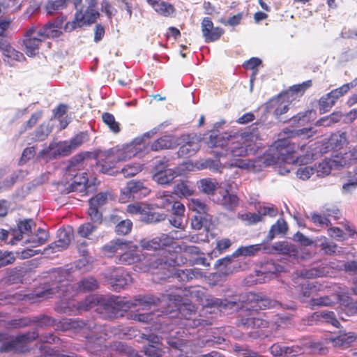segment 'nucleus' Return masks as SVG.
<instances>
[{
	"label": "nucleus",
	"instance_id": "864d4df0",
	"mask_svg": "<svg viewBox=\"0 0 357 357\" xmlns=\"http://www.w3.org/2000/svg\"><path fill=\"white\" fill-rule=\"evenodd\" d=\"M143 165L139 163L126 165L121 169V173L126 177L134 176L142 170Z\"/></svg>",
	"mask_w": 357,
	"mask_h": 357
},
{
	"label": "nucleus",
	"instance_id": "a19ab883",
	"mask_svg": "<svg viewBox=\"0 0 357 357\" xmlns=\"http://www.w3.org/2000/svg\"><path fill=\"white\" fill-rule=\"evenodd\" d=\"M218 202L226 208L232 210L238 204V198L236 195L229 194L226 191Z\"/></svg>",
	"mask_w": 357,
	"mask_h": 357
},
{
	"label": "nucleus",
	"instance_id": "f8f14e48",
	"mask_svg": "<svg viewBox=\"0 0 357 357\" xmlns=\"http://www.w3.org/2000/svg\"><path fill=\"white\" fill-rule=\"evenodd\" d=\"M38 334L36 331L26 333L15 337V339L3 343L0 347V352H9L13 350L23 351V347L28 342L37 339Z\"/></svg>",
	"mask_w": 357,
	"mask_h": 357
},
{
	"label": "nucleus",
	"instance_id": "72a5a7b5",
	"mask_svg": "<svg viewBox=\"0 0 357 357\" xmlns=\"http://www.w3.org/2000/svg\"><path fill=\"white\" fill-rule=\"evenodd\" d=\"M197 185L199 190L202 192L207 195H211L213 194L216 190L218 183L215 180L207 178L198 181Z\"/></svg>",
	"mask_w": 357,
	"mask_h": 357
},
{
	"label": "nucleus",
	"instance_id": "09e8293b",
	"mask_svg": "<svg viewBox=\"0 0 357 357\" xmlns=\"http://www.w3.org/2000/svg\"><path fill=\"white\" fill-rule=\"evenodd\" d=\"M17 176L14 174L6 175L4 172H0V191L10 188L15 182Z\"/></svg>",
	"mask_w": 357,
	"mask_h": 357
},
{
	"label": "nucleus",
	"instance_id": "f704fd0d",
	"mask_svg": "<svg viewBox=\"0 0 357 357\" xmlns=\"http://www.w3.org/2000/svg\"><path fill=\"white\" fill-rule=\"evenodd\" d=\"M357 84L356 80H353L350 83L346 84L340 86V88H337L331 92L326 94L332 100H334V102H336V100L344 95L347 91L351 89L356 86Z\"/></svg>",
	"mask_w": 357,
	"mask_h": 357
},
{
	"label": "nucleus",
	"instance_id": "680f3d73",
	"mask_svg": "<svg viewBox=\"0 0 357 357\" xmlns=\"http://www.w3.org/2000/svg\"><path fill=\"white\" fill-rule=\"evenodd\" d=\"M185 319L187 320V323L185 324V326H189V327H192V328L198 327L200 326H209L213 324V322L210 320H205V319H203L201 318H199V319L193 318L191 319V317H186Z\"/></svg>",
	"mask_w": 357,
	"mask_h": 357
},
{
	"label": "nucleus",
	"instance_id": "473e14b6",
	"mask_svg": "<svg viewBox=\"0 0 357 357\" xmlns=\"http://www.w3.org/2000/svg\"><path fill=\"white\" fill-rule=\"evenodd\" d=\"M127 212L130 215H140L143 218L150 213L149 206L144 202H135L128 205Z\"/></svg>",
	"mask_w": 357,
	"mask_h": 357
},
{
	"label": "nucleus",
	"instance_id": "39448f33",
	"mask_svg": "<svg viewBox=\"0 0 357 357\" xmlns=\"http://www.w3.org/2000/svg\"><path fill=\"white\" fill-rule=\"evenodd\" d=\"M126 248H123L119 255V262L123 264H131L141 261L143 257V261L139 266H136V271H149L155 268H163L166 266V261L163 262L162 259H158L155 255L150 257L141 255L138 248L131 243H124Z\"/></svg>",
	"mask_w": 357,
	"mask_h": 357
},
{
	"label": "nucleus",
	"instance_id": "412c9836",
	"mask_svg": "<svg viewBox=\"0 0 357 357\" xmlns=\"http://www.w3.org/2000/svg\"><path fill=\"white\" fill-rule=\"evenodd\" d=\"M119 347L123 351L128 353L130 356L133 355V357H162L163 354L162 349L153 344H149L145 347L142 354L135 353V351L130 347L122 343H119Z\"/></svg>",
	"mask_w": 357,
	"mask_h": 357
},
{
	"label": "nucleus",
	"instance_id": "6e6d98bb",
	"mask_svg": "<svg viewBox=\"0 0 357 357\" xmlns=\"http://www.w3.org/2000/svg\"><path fill=\"white\" fill-rule=\"evenodd\" d=\"M238 217L247 225H254L262 220V218L259 214V213H246L243 214H239Z\"/></svg>",
	"mask_w": 357,
	"mask_h": 357
},
{
	"label": "nucleus",
	"instance_id": "5701e85b",
	"mask_svg": "<svg viewBox=\"0 0 357 357\" xmlns=\"http://www.w3.org/2000/svg\"><path fill=\"white\" fill-rule=\"evenodd\" d=\"M59 239L52 243L49 249H52L53 252H59L66 249L71 242L73 234L71 229H65L59 230L58 232Z\"/></svg>",
	"mask_w": 357,
	"mask_h": 357
},
{
	"label": "nucleus",
	"instance_id": "603ef678",
	"mask_svg": "<svg viewBox=\"0 0 357 357\" xmlns=\"http://www.w3.org/2000/svg\"><path fill=\"white\" fill-rule=\"evenodd\" d=\"M333 169V165L331 164L329 160H324L320 162L315 169V173L319 177H324L328 175Z\"/></svg>",
	"mask_w": 357,
	"mask_h": 357
},
{
	"label": "nucleus",
	"instance_id": "7ed1b4c3",
	"mask_svg": "<svg viewBox=\"0 0 357 357\" xmlns=\"http://www.w3.org/2000/svg\"><path fill=\"white\" fill-rule=\"evenodd\" d=\"M156 133L153 130L144 134L143 137L136 138L131 143L116 146L110 149L101 151L97 153V165L102 173H109L117 162H125L139 154L144 148V137L149 138Z\"/></svg>",
	"mask_w": 357,
	"mask_h": 357
},
{
	"label": "nucleus",
	"instance_id": "4be33fe9",
	"mask_svg": "<svg viewBox=\"0 0 357 357\" xmlns=\"http://www.w3.org/2000/svg\"><path fill=\"white\" fill-rule=\"evenodd\" d=\"M206 305L219 310H236L244 307L242 303H237L236 301H228L227 299L222 300L213 297L207 299Z\"/></svg>",
	"mask_w": 357,
	"mask_h": 357
},
{
	"label": "nucleus",
	"instance_id": "5fc2aeb1",
	"mask_svg": "<svg viewBox=\"0 0 357 357\" xmlns=\"http://www.w3.org/2000/svg\"><path fill=\"white\" fill-rule=\"evenodd\" d=\"M349 154L346 153L344 155H336L329 160L333 168H339L349 164Z\"/></svg>",
	"mask_w": 357,
	"mask_h": 357
},
{
	"label": "nucleus",
	"instance_id": "0e129e2a",
	"mask_svg": "<svg viewBox=\"0 0 357 357\" xmlns=\"http://www.w3.org/2000/svg\"><path fill=\"white\" fill-rule=\"evenodd\" d=\"M312 221L316 225L322 227L328 226L330 223L329 220L326 217L325 213L324 214H319L314 213L312 214Z\"/></svg>",
	"mask_w": 357,
	"mask_h": 357
},
{
	"label": "nucleus",
	"instance_id": "c756f323",
	"mask_svg": "<svg viewBox=\"0 0 357 357\" xmlns=\"http://www.w3.org/2000/svg\"><path fill=\"white\" fill-rule=\"evenodd\" d=\"M31 320L29 317H22L10 321L0 320V326L7 330L16 329L19 328L26 327L31 324Z\"/></svg>",
	"mask_w": 357,
	"mask_h": 357
},
{
	"label": "nucleus",
	"instance_id": "c9c22d12",
	"mask_svg": "<svg viewBox=\"0 0 357 357\" xmlns=\"http://www.w3.org/2000/svg\"><path fill=\"white\" fill-rule=\"evenodd\" d=\"M287 224L283 219L278 220L276 223L271 227L267 236L268 240L271 241L275 236L285 234L287 231Z\"/></svg>",
	"mask_w": 357,
	"mask_h": 357
},
{
	"label": "nucleus",
	"instance_id": "a211bd4d",
	"mask_svg": "<svg viewBox=\"0 0 357 357\" xmlns=\"http://www.w3.org/2000/svg\"><path fill=\"white\" fill-rule=\"evenodd\" d=\"M202 32L206 43L218 40L223 34V29L220 27H214L212 21L205 17L202 22Z\"/></svg>",
	"mask_w": 357,
	"mask_h": 357
},
{
	"label": "nucleus",
	"instance_id": "37998d69",
	"mask_svg": "<svg viewBox=\"0 0 357 357\" xmlns=\"http://www.w3.org/2000/svg\"><path fill=\"white\" fill-rule=\"evenodd\" d=\"M123 248H126L123 242H111L109 244L104 246L103 251L104 254L108 257H112L113 255H117L119 256L121 250H122Z\"/></svg>",
	"mask_w": 357,
	"mask_h": 357
},
{
	"label": "nucleus",
	"instance_id": "6ab92c4d",
	"mask_svg": "<svg viewBox=\"0 0 357 357\" xmlns=\"http://www.w3.org/2000/svg\"><path fill=\"white\" fill-rule=\"evenodd\" d=\"M72 151L68 141L58 143H51L47 149L40 152V156L47 155L49 158H55L59 155H67Z\"/></svg>",
	"mask_w": 357,
	"mask_h": 357
},
{
	"label": "nucleus",
	"instance_id": "49530a36",
	"mask_svg": "<svg viewBox=\"0 0 357 357\" xmlns=\"http://www.w3.org/2000/svg\"><path fill=\"white\" fill-rule=\"evenodd\" d=\"M174 197L168 192H161L157 194L156 206L160 208H166L169 206L172 202Z\"/></svg>",
	"mask_w": 357,
	"mask_h": 357
},
{
	"label": "nucleus",
	"instance_id": "0eeeda50",
	"mask_svg": "<svg viewBox=\"0 0 357 357\" xmlns=\"http://www.w3.org/2000/svg\"><path fill=\"white\" fill-rule=\"evenodd\" d=\"M82 160L83 157L78 155L73 158L70 161V165L68 167L66 174L68 177H70V179H73V181L68 185V192L82 191L86 188V185L88 182V178L86 174L83 173L82 176H78L74 174L76 170L79 169L81 167V162Z\"/></svg>",
	"mask_w": 357,
	"mask_h": 357
},
{
	"label": "nucleus",
	"instance_id": "f3484780",
	"mask_svg": "<svg viewBox=\"0 0 357 357\" xmlns=\"http://www.w3.org/2000/svg\"><path fill=\"white\" fill-rule=\"evenodd\" d=\"M0 51L2 52L4 61L10 66H13L17 61H22L24 59V54L14 49L5 40H0Z\"/></svg>",
	"mask_w": 357,
	"mask_h": 357
},
{
	"label": "nucleus",
	"instance_id": "423d86ee",
	"mask_svg": "<svg viewBox=\"0 0 357 357\" xmlns=\"http://www.w3.org/2000/svg\"><path fill=\"white\" fill-rule=\"evenodd\" d=\"M158 300L149 297H139L133 300H128L126 298L109 296L105 301V305L108 309H112L116 311L128 310H149L151 305H155Z\"/></svg>",
	"mask_w": 357,
	"mask_h": 357
},
{
	"label": "nucleus",
	"instance_id": "8fccbe9b",
	"mask_svg": "<svg viewBox=\"0 0 357 357\" xmlns=\"http://www.w3.org/2000/svg\"><path fill=\"white\" fill-rule=\"evenodd\" d=\"M190 210L197 212L199 214H204L208 211V206L199 199H191L188 203Z\"/></svg>",
	"mask_w": 357,
	"mask_h": 357
},
{
	"label": "nucleus",
	"instance_id": "3c124183",
	"mask_svg": "<svg viewBox=\"0 0 357 357\" xmlns=\"http://www.w3.org/2000/svg\"><path fill=\"white\" fill-rule=\"evenodd\" d=\"M22 0H3L1 7L3 10L15 13L21 10Z\"/></svg>",
	"mask_w": 357,
	"mask_h": 357
},
{
	"label": "nucleus",
	"instance_id": "cd10ccee",
	"mask_svg": "<svg viewBox=\"0 0 357 357\" xmlns=\"http://www.w3.org/2000/svg\"><path fill=\"white\" fill-rule=\"evenodd\" d=\"M195 192L194 185L188 181H181L174 188V193L178 197H187L194 195Z\"/></svg>",
	"mask_w": 357,
	"mask_h": 357
},
{
	"label": "nucleus",
	"instance_id": "13d9d810",
	"mask_svg": "<svg viewBox=\"0 0 357 357\" xmlns=\"http://www.w3.org/2000/svg\"><path fill=\"white\" fill-rule=\"evenodd\" d=\"M342 117V114L340 113H333L331 116L324 117L317 121L316 123L317 126H329L332 123L338 122Z\"/></svg>",
	"mask_w": 357,
	"mask_h": 357
},
{
	"label": "nucleus",
	"instance_id": "b1692460",
	"mask_svg": "<svg viewBox=\"0 0 357 357\" xmlns=\"http://www.w3.org/2000/svg\"><path fill=\"white\" fill-rule=\"evenodd\" d=\"M357 339V335L354 333L341 334L335 337L329 338L328 340L333 346L340 349H347L351 346V344Z\"/></svg>",
	"mask_w": 357,
	"mask_h": 357
},
{
	"label": "nucleus",
	"instance_id": "a878e982",
	"mask_svg": "<svg viewBox=\"0 0 357 357\" xmlns=\"http://www.w3.org/2000/svg\"><path fill=\"white\" fill-rule=\"evenodd\" d=\"M61 22L50 23L37 29V32L43 40L47 38H56L61 33Z\"/></svg>",
	"mask_w": 357,
	"mask_h": 357
},
{
	"label": "nucleus",
	"instance_id": "052dcab7",
	"mask_svg": "<svg viewBox=\"0 0 357 357\" xmlns=\"http://www.w3.org/2000/svg\"><path fill=\"white\" fill-rule=\"evenodd\" d=\"M334 104V100H332L327 95L322 96L319 102L320 112L324 114L328 112Z\"/></svg>",
	"mask_w": 357,
	"mask_h": 357
},
{
	"label": "nucleus",
	"instance_id": "69168bd1",
	"mask_svg": "<svg viewBox=\"0 0 357 357\" xmlns=\"http://www.w3.org/2000/svg\"><path fill=\"white\" fill-rule=\"evenodd\" d=\"M132 225V223L130 220H122L116 226V231L119 234L126 235L130 231Z\"/></svg>",
	"mask_w": 357,
	"mask_h": 357
},
{
	"label": "nucleus",
	"instance_id": "20e7f679",
	"mask_svg": "<svg viewBox=\"0 0 357 357\" xmlns=\"http://www.w3.org/2000/svg\"><path fill=\"white\" fill-rule=\"evenodd\" d=\"M73 287L71 285L65 284L61 286H55L51 288H46L43 291L36 293V298L38 301H42L51 298L53 295L58 294V296H63L65 298L61 301L59 306L62 311H89L91 310L99 302L98 297L95 295L87 296L84 300L76 302L71 300L74 294L70 292Z\"/></svg>",
	"mask_w": 357,
	"mask_h": 357
},
{
	"label": "nucleus",
	"instance_id": "9d476101",
	"mask_svg": "<svg viewBox=\"0 0 357 357\" xmlns=\"http://www.w3.org/2000/svg\"><path fill=\"white\" fill-rule=\"evenodd\" d=\"M177 139V146H180L178 154L181 157L192 156L200 148V139L196 135H183Z\"/></svg>",
	"mask_w": 357,
	"mask_h": 357
},
{
	"label": "nucleus",
	"instance_id": "6e6552de",
	"mask_svg": "<svg viewBox=\"0 0 357 357\" xmlns=\"http://www.w3.org/2000/svg\"><path fill=\"white\" fill-rule=\"evenodd\" d=\"M99 16L100 13L96 9L86 8L84 13L82 10H77L75 15L74 20L66 23L65 30L66 31H71L77 27L93 24Z\"/></svg>",
	"mask_w": 357,
	"mask_h": 357
},
{
	"label": "nucleus",
	"instance_id": "338daca9",
	"mask_svg": "<svg viewBox=\"0 0 357 357\" xmlns=\"http://www.w3.org/2000/svg\"><path fill=\"white\" fill-rule=\"evenodd\" d=\"M339 300L342 305L349 307V310H356L357 311V301L354 302V298H351L347 294H342L339 296Z\"/></svg>",
	"mask_w": 357,
	"mask_h": 357
},
{
	"label": "nucleus",
	"instance_id": "ea45409f",
	"mask_svg": "<svg viewBox=\"0 0 357 357\" xmlns=\"http://www.w3.org/2000/svg\"><path fill=\"white\" fill-rule=\"evenodd\" d=\"M98 288V283L93 278H85L79 282L77 285V291H93Z\"/></svg>",
	"mask_w": 357,
	"mask_h": 357
},
{
	"label": "nucleus",
	"instance_id": "1a4fd4ad",
	"mask_svg": "<svg viewBox=\"0 0 357 357\" xmlns=\"http://www.w3.org/2000/svg\"><path fill=\"white\" fill-rule=\"evenodd\" d=\"M103 275L106 281L115 290H120L131 282L130 275L121 267L108 268Z\"/></svg>",
	"mask_w": 357,
	"mask_h": 357
},
{
	"label": "nucleus",
	"instance_id": "f03ea898",
	"mask_svg": "<svg viewBox=\"0 0 357 357\" xmlns=\"http://www.w3.org/2000/svg\"><path fill=\"white\" fill-rule=\"evenodd\" d=\"M258 134L256 132H244L234 135L224 133L220 135H211L207 143L211 146L227 148V150H229V154L233 158L231 159L229 166L231 167V163L234 160H240L236 157L245 156L249 151L258 148Z\"/></svg>",
	"mask_w": 357,
	"mask_h": 357
},
{
	"label": "nucleus",
	"instance_id": "f257e3e1",
	"mask_svg": "<svg viewBox=\"0 0 357 357\" xmlns=\"http://www.w3.org/2000/svg\"><path fill=\"white\" fill-rule=\"evenodd\" d=\"M297 148L298 146L295 144L290 143L288 139H279L270 149L271 153L266 154L264 157L257 160H234L231 165L247 170L259 171L266 166L280 165L282 162L290 164L295 162L294 153Z\"/></svg>",
	"mask_w": 357,
	"mask_h": 357
},
{
	"label": "nucleus",
	"instance_id": "9b49d317",
	"mask_svg": "<svg viewBox=\"0 0 357 357\" xmlns=\"http://www.w3.org/2000/svg\"><path fill=\"white\" fill-rule=\"evenodd\" d=\"M182 174L179 169L167 168L166 162H160L155 167L153 180L160 185L169 184L177 176Z\"/></svg>",
	"mask_w": 357,
	"mask_h": 357
},
{
	"label": "nucleus",
	"instance_id": "79ce46f5",
	"mask_svg": "<svg viewBox=\"0 0 357 357\" xmlns=\"http://www.w3.org/2000/svg\"><path fill=\"white\" fill-rule=\"evenodd\" d=\"M347 142L345 132L335 133L329 139V146L334 149H341Z\"/></svg>",
	"mask_w": 357,
	"mask_h": 357
},
{
	"label": "nucleus",
	"instance_id": "7c9ffc66",
	"mask_svg": "<svg viewBox=\"0 0 357 357\" xmlns=\"http://www.w3.org/2000/svg\"><path fill=\"white\" fill-rule=\"evenodd\" d=\"M184 166L188 171H194L195 169H200L208 168L213 172H220L221 164L218 160H207L200 165V167L194 165L192 162H186Z\"/></svg>",
	"mask_w": 357,
	"mask_h": 357
},
{
	"label": "nucleus",
	"instance_id": "774afa93",
	"mask_svg": "<svg viewBox=\"0 0 357 357\" xmlns=\"http://www.w3.org/2000/svg\"><path fill=\"white\" fill-rule=\"evenodd\" d=\"M357 188L356 176L351 178L347 183H344L342 188L343 194H349L354 192Z\"/></svg>",
	"mask_w": 357,
	"mask_h": 357
},
{
	"label": "nucleus",
	"instance_id": "c03bdc74",
	"mask_svg": "<svg viewBox=\"0 0 357 357\" xmlns=\"http://www.w3.org/2000/svg\"><path fill=\"white\" fill-rule=\"evenodd\" d=\"M102 119L112 132H113L114 133L119 132L120 125L116 121L114 115L107 112L103 113L102 115Z\"/></svg>",
	"mask_w": 357,
	"mask_h": 357
},
{
	"label": "nucleus",
	"instance_id": "2f4dec72",
	"mask_svg": "<svg viewBox=\"0 0 357 357\" xmlns=\"http://www.w3.org/2000/svg\"><path fill=\"white\" fill-rule=\"evenodd\" d=\"M49 238L47 231L38 229L36 234L31 235L27 240L26 243H30L33 247H38L45 244Z\"/></svg>",
	"mask_w": 357,
	"mask_h": 357
},
{
	"label": "nucleus",
	"instance_id": "e2e57ef3",
	"mask_svg": "<svg viewBox=\"0 0 357 357\" xmlns=\"http://www.w3.org/2000/svg\"><path fill=\"white\" fill-rule=\"evenodd\" d=\"M315 173V169L312 167H301L296 172L297 176L301 179L307 180Z\"/></svg>",
	"mask_w": 357,
	"mask_h": 357
},
{
	"label": "nucleus",
	"instance_id": "4d7b16f0",
	"mask_svg": "<svg viewBox=\"0 0 357 357\" xmlns=\"http://www.w3.org/2000/svg\"><path fill=\"white\" fill-rule=\"evenodd\" d=\"M346 230L347 231V234L338 227H331L328 230V234L331 237L340 241L343 240L347 234L352 235V230L349 227L346 228Z\"/></svg>",
	"mask_w": 357,
	"mask_h": 357
},
{
	"label": "nucleus",
	"instance_id": "4c0bfd02",
	"mask_svg": "<svg viewBox=\"0 0 357 357\" xmlns=\"http://www.w3.org/2000/svg\"><path fill=\"white\" fill-rule=\"evenodd\" d=\"M256 315H259V314H256ZM243 324L248 328H264L268 327L269 322L261 317L255 316L247 318Z\"/></svg>",
	"mask_w": 357,
	"mask_h": 357
},
{
	"label": "nucleus",
	"instance_id": "ddd939ff",
	"mask_svg": "<svg viewBox=\"0 0 357 357\" xmlns=\"http://www.w3.org/2000/svg\"><path fill=\"white\" fill-rule=\"evenodd\" d=\"M43 39L40 37L37 29L34 26L29 29L24 36V50L28 56H34L39 52V47Z\"/></svg>",
	"mask_w": 357,
	"mask_h": 357
},
{
	"label": "nucleus",
	"instance_id": "58836bf2",
	"mask_svg": "<svg viewBox=\"0 0 357 357\" xmlns=\"http://www.w3.org/2000/svg\"><path fill=\"white\" fill-rule=\"evenodd\" d=\"M284 132L288 135V137H300L302 139H308L316 133L312 128H302L296 130H284Z\"/></svg>",
	"mask_w": 357,
	"mask_h": 357
},
{
	"label": "nucleus",
	"instance_id": "de8ad7c7",
	"mask_svg": "<svg viewBox=\"0 0 357 357\" xmlns=\"http://www.w3.org/2000/svg\"><path fill=\"white\" fill-rule=\"evenodd\" d=\"M154 10L165 17H169L174 13V6L164 1H160V3L155 7Z\"/></svg>",
	"mask_w": 357,
	"mask_h": 357
},
{
	"label": "nucleus",
	"instance_id": "393cba45",
	"mask_svg": "<svg viewBox=\"0 0 357 357\" xmlns=\"http://www.w3.org/2000/svg\"><path fill=\"white\" fill-rule=\"evenodd\" d=\"M324 323L331 324L336 328H339L340 326V321L334 314H312L307 320L308 325Z\"/></svg>",
	"mask_w": 357,
	"mask_h": 357
},
{
	"label": "nucleus",
	"instance_id": "c85d7f7f",
	"mask_svg": "<svg viewBox=\"0 0 357 357\" xmlns=\"http://www.w3.org/2000/svg\"><path fill=\"white\" fill-rule=\"evenodd\" d=\"M35 225L32 220H24L17 224V229L13 231V235L15 241H18L23 238V235L29 234Z\"/></svg>",
	"mask_w": 357,
	"mask_h": 357
},
{
	"label": "nucleus",
	"instance_id": "bf43d9fd",
	"mask_svg": "<svg viewBox=\"0 0 357 357\" xmlns=\"http://www.w3.org/2000/svg\"><path fill=\"white\" fill-rule=\"evenodd\" d=\"M40 355L39 357H63L64 354H60L58 350L47 345H42L40 347Z\"/></svg>",
	"mask_w": 357,
	"mask_h": 357
},
{
	"label": "nucleus",
	"instance_id": "4468645a",
	"mask_svg": "<svg viewBox=\"0 0 357 357\" xmlns=\"http://www.w3.org/2000/svg\"><path fill=\"white\" fill-rule=\"evenodd\" d=\"M112 199V197L110 194L106 192H100L97 194L89 200L88 214L92 221L94 222H100L102 219V213L98 208L105 205L109 200Z\"/></svg>",
	"mask_w": 357,
	"mask_h": 357
},
{
	"label": "nucleus",
	"instance_id": "dca6fc26",
	"mask_svg": "<svg viewBox=\"0 0 357 357\" xmlns=\"http://www.w3.org/2000/svg\"><path fill=\"white\" fill-rule=\"evenodd\" d=\"M173 238H183L186 236H172L170 237L167 234H162L160 236L155 237L151 240L144 239L140 242V245L143 249L146 250H156L158 249L163 248L165 246H169L173 243Z\"/></svg>",
	"mask_w": 357,
	"mask_h": 357
},
{
	"label": "nucleus",
	"instance_id": "a18cd8bd",
	"mask_svg": "<svg viewBox=\"0 0 357 357\" xmlns=\"http://www.w3.org/2000/svg\"><path fill=\"white\" fill-rule=\"evenodd\" d=\"M67 6V0H54L49 1L45 6L46 11L48 14H54V13L64 9Z\"/></svg>",
	"mask_w": 357,
	"mask_h": 357
},
{
	"label": "nucleus",
	"instance_id": "bb28decb",
	"mask_svg": "<svg viewBox=\"0 0 357 357\" xmlns=\"http://www.w3.org/2000/svg\"><path fill=\"white\" fill-rule=\"evenodd\" d=\"M178 143L177 137L172 135L164 136L155 141L152 144L151 149L155 151L164 149H172L177 146Z\"/></svg>",
	"mask_w": 357,
	"mask_h": 357
},
{
	"label": "nucleus",
	"instance_id": "e433bc0d",
	"mask_svg": "<svg viewBox=\"0 0 357 357\" xmlns=\"http://www.w3.org/2000/svg\"><path fill=\"white\" fill-rule=\"evenodd\" d=\"M262 248L261 244L251 245L249 246L240 247L233 254L234 257L244 256L251 257L254 256Z\"/></svg>",
	"mask_w": 357,
	"mask_h": 357
},
{
	"label": "nucleus",
	"instance_id": "aec40b11",
	"mask_svg": "<svg viewBox=\"0 0 357 357\" xmlns=\"http://www.w3.org/2000/svg\"><path fill=\"white\" fill-rule=\"evenodd\" d=\"M251 307L252 309L250 307H246L245 310H252L255 312H257L259 310H265L267 309H275L278 310H296L295 306L294 305L289 306L287 305L284 307L280 303L274 301H271L268 298L257 300L256 302H255V305H251Z\"/></svg>",
	"mask_w": 357,
	"mask_h": 357
},
{
	"label": "nucleus",
	"instance_id": "2eb2a0df",
	"mask_svg": "<svg viewBox=\"0 0 357 357\" xmlns=\"http://www.w3.org/2000/svg\"><path fill=\"white\" fill-rule=\"evenodd\" d=\"M150 191V189L144 183L132 180L128 182L126 185L121 189L119 199L121 202H126L132 195L146 197L149 194Z\"/></svg>",
	"mask_w": 357,
	"mask_h": 357
}]
</instances>
